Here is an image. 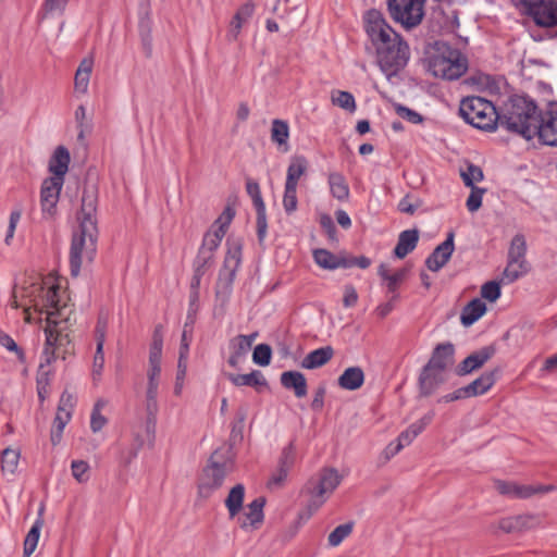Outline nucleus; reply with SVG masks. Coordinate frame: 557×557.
<instances>
[{
  "instance_id": "69168bd1",
  "label": "nucleus",
  "mask_w": 557,
  "mask_h": 557,
  "mask_svg": "<svg viewBox=\"0 0 557 557\" xmlns=\"http://www.w3.org/2000/svg\"><path fill=\"white\" fill-rule=\"evenodd\" d=\"M435 412L430 410L420 420L411 423L407 429L417 437L433 421Z\"/></svg>"
},
{
  "instance_id": "4468645a",
  "label": "nucleus",
  "mask_w": 557,
  "mask_h": 557,
  "mask_svg": "<svg viewBox=\"0 0 557 557\" xmlns=\"http://www.w3.org/2000/svg\"><path fill=\"white\" fill-rule=\"evenodd\" d=\"M496 352L494 345L484 346L481 349L473 351L467 356L455 368V373L458 376H466L472 372L481 369Z\"/></svg>"
},
{
  "instance_id": "de8ad7c7",
  "label": "nucleus",
  "mask_w": 557,
  "mask_h": 557,
  "mask_svg": "<svg viewBox=\"0 0 557 557\" xmlns=\"http://www.w3.org/2000/svg\"><path fill=\"white\" fill-rule=\"evenodd\" d=\"M354 529V522L349 521L344 524L337 525L327 537L330 546H338L351 532Z\"/></svg>"
},
{
  "instance_id": "6ab92c4d",
  "label": "nucleus",
  "mask_w": 557,
  "mask_h": 557,
  "mask_svg": "<svg viewBox=\"0 0 557 557\" xmlns=\"http://www.w3.org/2000/svg\"><path fill=\"white\" fill-rule=\"evenodd\" d=\"M534 521V516L531 515H518L512 517L502 518L497 525L491 524L490 531L496 534V530L498 529L504 533H521L525 530L532 528V522Z\"/></svg>"
},
{
  "instance_id": "603ef678",
  "label": "nucleus",
  "mask_w": 557,
  "mask_h": 557,
  "mask_svg": "<svg viewBox=\"0 0 557 557\" xmlns=\"http://www.w3.org/2000/svg\"><path fill=\"white\" fill-rule=\"evenodd\" d=\"M502 295L500 282L487 281L481 287V296L490 302H495Z\"/></svg>"
},
{
  "instance_id": "a211bd4d",
  "label": "nucleus",
  "mask_w": 557,
  "mask_h": 557,
  "mask_svg": "<svg viewBox=\"0 0 557 557\" xmlns=\"http://www.w3.org/2000/svg\"><path fill=\"white\" fill-rule=\"evenodd\" d=\"M455 362V346L450 342L437 344L432 354L431 358L424 364L426 369L432 368L434 370L445 371L449 366Z\"/></svg>"
},
{
  "instance_id": "9b49d317",
  "label": "nucleus",
  "mask_w": 557,
  "mask_h": 557,
  "mask_svg": "<svg viewBox=\"0 0 557 557\" xmlns=\"http://www.w3.org/2000/svg\"><path fill=\"white\" fill-rule=\"evenodd\" d=\"M246 191L250 196L253 207L256 209V223H257V238L260 246L263 245L267 236L268 222H267V210L263 201L259 183L248 178L246 182Z\"/></svg>"
},
{
  "instance_id": "37998d69",
  "label": "nucleus",
  "mask_w": 557,
  "mask_h": 557,
  "mask_svg": "<svg viewBox=\"0 0 557 557\" xmlns=\"http://www.w3.org/2000/svg\"><path fill=\"white\" fill-rule=\"evenodd\" d=\"M557 487L553 484H537V485H515L513 497L518 499L530 498L535 494H545L555 491Z\"/></svg>"
},
{
  "instance_id": "b1692460",
  "label": "nucleus",
  "mask_w": 557,
  "mask_h": 557,
  "mask_svg": "<svg viewBox=\"0 0 557 557\" xmlns=\"http://www.w3.org/2000/svg\"><path fill=\"white\" fill-rule=\"evenodd\" d=\"M138 34L145 57L149 59L152 55V20L148 4L139 12Z\"/></svg>"
},
{
  "instance_id": "9d476101",
  "label": "nucleus",
  "mask_w": 557,
  "mask_h": 557,
  "mask_svg": "<svg viewBox=\"0 0 557 557\" xmlns=\"http://www.w3.org/2000/svg\"><path fill=\"white\" fill-rule=\"evenodd\" d=\"M522 12L545 29H557V0H520Z\"/></svg>"
},
{
  "instance_id": "a878e982",
  "label": "nucleus",
  "mask_w": 557,
  "mask_h": 557,
  "mask_svg": "<svg viewBox=\"0 0 557 557\" xmlns=\"http://www.w3.org/2000/svg\"><path fill=\"white\" fill-rule=\"evenodd\" d=\"M420 232L418 228L405 230L398 236V242L393 249L396 259H404L412 252L419 242Z\"/></svg>"
},
{
  "instance_id": "052dcab7",
  "label": "nucleus",
  "mask_w": 557,
  "mask_h": 557,
  "mask_svg": "<svg viewBox=\"0 0 557 557\" xmlns=\"http://www.w3.org/2000/svg\"><path fill=\"white\" fill-rule=\"evenodd\" d=\"M297 188L285 186L283 196V207L287 214H292L297 209Z\"/></svg>"
},
{
  "instance_id": "a18cd8bd",
  "label": "nucleus",
  "mask_w": 557,
  "mask_h": 557,
  "mask_svg": "<svg viewBox=\"0 0 557 557\" xmlns=\"http://www.w3.org/2000/svg\"><path fill=\"white\" fill-rule=\"evenodd\" d=\"M296 445L295 441H290L288 445H286L281 453V456L277 461V467L281 469L288 471L294 467L296 461Z\"/></svg>"
},
{
  "instance_id": "c756f323",
  "label": "nucleus",
  "mask_w": 557,
  "mask_h": 557,
  "mask_svg": "<svg viewBox=\"0 0 557 557\" xmlns=\"http://www.w3.org/2000/svg\"><path fill=\"white\" fill-rule=\"evenodd\" d=\"M364 383V372L358 367H349L338 376L337 384L346 391H357Z\"/></svg>"
},
{
  "instance_id": "ddd939ff",
  "label": "nucleus",
  "mask_w": 557,
  "mask_h": 557,
  "mask_svg": "<svg viewBox=\"0 0 557 557\" xmlns=\"http://www.w3.org/2000/svg\"><path fill=\"white\" fill-rule=\"evenodd\" d=\"M63 184L64 180H55L54 176L44 180L40 190V203L44 214L53 216L57 213V205Z\"/></svg>"
},
{
  "instance_id": "e2e57ef3",
  "label": "nucleus",
  "mask_w": 557,
  "mask_h": 557,
  "mask_svg": "<svg viewBox=\"0 0 557 557\" xmlns=\"http://www.w3.org/2000/svg\"><path fill=\"white\" fill-rule=\"evenodd\" d=\"M471 191L467 199L466 206L470 212H475L482 207V197L486 191L485 188L481 187H470Z\"/></svg>"
},
{
  "instance_id": "4c0bfd02",
  "label": "nucleus",
  "mask_w": 557,
  "mask_h": 557,
  "mask_svg": "<svg viewBox=\"0 0 557 557\" xmlns=\"http://www.w3.org/2000/svg\"><path fill=\"white\" fill-rule=\"evenodd\" d=\"M289 125L286 121L274 119L271 127V140L276 144L283 151L288 150Z\"/></svg>"
},
{
  "instance_id": "f704fd0d",
  "label": "nucleus",
  "mask_w": 557,
  "mask_h": 557,
  "mask_svg": "<svg viewBox=\"0 0 557 557\" xmlns=\"http://www.w3.org/2000/svg\"><path fill=\"white\" fill-rule=\"evenodd\" d=\"M71 410H64L62 406H58V410L50 433V441L52 446H57L60 444L62 440L63 430L71 420Z\"/></svg>"
},
{
  "instance_id": "13d9d810",
  "label": "nucleus",
  "mask_w": 557,
  "mask_h": 557,
  "mask_svg": "<svg viewBox=\"0 0 557 557\" xmlns=\"http://www.w3.org/2000/svg\"><path fill=\"white\" fill-rule=\"evenodd\" d=\"M0 345L5 347L9 351L15 352L17 359L21 362H25L26 357H25V352H24L23 348H21L15 343V341L8 333L2 331L1 329H0Z\"/></svg>"
},
{
  "instance_id": "09e8293b",
  "label": "nucleus",
  "mask_w": 557,
  "mask_h": 557,
  "mask_svg": "<svg viewBox=\"0 0 557 557\" xmlns=\"http://www.w3.org/2000/svg\"><path fill=\"white\" fill-rule=\"evenodd\" d=\"M332 102L349 112H354L357 108L355 97L349 91L336 90L332 94Z\"/></svg>"
},
{
  "instance_id": "393cba45",
  "label": "nucleus",
  "mask_w": 557,
  "mask_h": 557,
  "mask_svg": "<svg viewBox=\"0 0 557 557\" xmlns=\"http://www.w3.org/2000/svg\"><path fill=\"white\" fill-rule=\"evenodd\" d=\"M226 377L234 386H250L258 393H261L262 388L269 387L268 381L259 370H252L246 374L227 373Z\"/></svg>"
},
{
  "instance_id": "aec40b11",
  "label": "nucleus",
  "mask_w": 557,
  "mask_h": 557,
  "mask_svg": "<svg viewBox=\"0 0 557 557\" xmlns=\"http://www.w3.org/2000/svg\"><path fill=\"white\" fill-rule=\"evenodd\" d=\"M265 504H267V499L264 496H259V497L255 498L248 505L249 511L245 512L246 519L243 520L242 518H238L237 521H238L239 528L243 530H247L249 527L252 530L259 529L260 525L264 521L263 508H264Z\"/></svg>"
},
{
  "instance_id": "864d4df0",
  "label": "nucleus",
  "mask_w": 557,
  "mask_h": 557,
  "mask_svg": "<svg viewBox=\"0 0 557 557\" xmlns=\"http://www.w3.org/2000/svg\"><path fill=\"white\" fill-rule=\"evenodd\" d=\"M214 257L210 256L205 250H198V253L193 262L194 272L205 275L207 270L213 264Z\"/></svg>"
},
{
  "instance_id": "c03bdc74",
  "label": "nucleus",
  "mask_w": 557,
  "mask_h": 557,
  "mask_svg": "<svg viewBox=\"0 0 557 557\" xmlns=\"http://www.w3.org/2000/svg\"><path fill=\"white\" fill-rule=\"evenodd\" d=\"M338 258V253L335 255L332 251L318 248L313 250V260L314 262L322 269L325 270H335L336 261Z\"/></svg>"
},
{
  "instance_id": "f257e3e1",
  "label": "nucleus",
  "mask_w": 557,
  "mask_h": 557,
  "mask_svg": "<svg viewBox=\"0 0 557 557\" xmlns=\"http://www.w3.org/2000/svg\"><path fill=\"white\" fill-rule=\"evenodd\" d=\"M99 197V177L97 172L89 168L86 172L81 209L76 214L78 228L73 233L70 248V272L77 277L81 272L83 256L92 262L97 255L99 237L97 208Z\"/></svg>"
},
{
  "instance_id": "58836bf2",
  "label": "nucleus",
  "mask_w": 557,
  "mask_h": 557,
  "mask_svg": "<svg viewBox=\"0 0 557 557\" xmlns=\"http://www.w3.org/2000/svg\"><path fill=\"white\" fill-rule=\"evenodd\" d=\"M527 252V243L525 238L522 234H517L513 236L509 250H508V261L509 264L519 263V267L522 268L524 261V256Z\"/></svg>"
},
{
  "instance_id": "0eeeda50",
  "label": "nucleus",
  "mask_w": 557,
  "mask_h": 557,
  "mask_svg": "<svg viewBox=\"0 0 557 557\" xmlns=\"http://www.w3.org/2000/svg\"><path fill=\"white\" fill-rule=\"evenodd\" d=\"M55 314L57 312L47 311V327L45 329L46 343L42 351L47 363H52L58 357L65 360L66 355L72 354L74 348L69 334H63L55 329L58 322L52 319Z\"/></svg>"
},
{
  "instance_id": "a19ab883",
  "label": "nucleus",
  "mask_w": 557,
  "mask_h": 557,
  "mask_svg": "<svg viewBox=\"0 0 557 557\" xmlns=\"http://www.w3.org/2000/svg\"><path fill=\"white\" fill-rule=\"evenodd\" d=\"M144 446V438L136 434L133 443L124 448H121L117 456L119 465L123 468H127L132 461L137 457L139 450Z\"/></svg>"
},
{
  "instance_id": "c9c22d12",
  "label": "nucleus",
  "mask_w": 557,
  "mask_h": 557,
  "mask_svg": "<svg viewBox=\"0 0 557 557\" xmlns=\"http://www.w3.org/2000/svg\"><path fill=\"white\" fill-rule=\"evenodd\" d=\"M384 27H387L389 30H392V27L387 24L381 11L376 9H370L366 12L364 29L370 39L374 37L379 29Z\"/></svg>"
},
{
  "instance_id": "20e7f679",
  "label": "nucleus",
  "mask_w": 557,
  "mask_h": 557,
  "mask_svg": "<svg viewBox=\"0 0 557 557\" xmlns=\"http://www.w3.org/2000/svg\"><path fill=\"white\" fill-rule=\"evenodd\" d=\"M235 467L234 454L231 448H216L208 458L197 479V494L199 498L208 499L220 490L225 478Z\"/></svg>"
},
{
  "instance_id": "ea45409f",
  "label": "nucleus",
  "mask_w": 557,
  "mask_h": 557,
  "mask_svg": "<svg viewBox=\"0 0 557 557\" xmlns=\"http://www.w3.org/2000/svg\"><path fill=\"white\" fill-rule=\"evenodd\" d=\"M330 190L334 198L345 201L349 197V186L342 173L334 172L329 175Z\"/></svg>"
},
{
  "instance_id": "39448f33",
  "label": "nucleus",
  "mask_w": 557,
  "mask_h": 557,
  "mask_svg": "<svg viewBox=\"0 0 557 557\" xmlns=\"http://www.w3.org/2000/svg\"><path fill=\"white\" fill-rule=\"evenodd\" d=\"M459 115L466 123L485 132H494L499 125L498 108L492 101L480 96L462 98Z\"/></svg>"
},
{
  "instance_id": "423d86ee",
  "label": "nucleus",
  "mask_w": 557,
  "mask_h": 557,
  "mask_svg": "<svg viewBox=\"0 0 557 557\" xmlns=\"http://www.w3.org/2000/svg\"><path fill=\"white\" fill-rule=\"evenodd\" d=\"M243 246L242 238L227 237L226 239L227 250L215 284V298L222 306L230 300L236 272L242 263Z\"/></svg>"
},
{
  "instance_id": "cd10ccee",
  "label": "nucleus",
  "mask_w": 557,
  "mask_h": 557,
  "mask_svg": "<svg viewBox=\"0 0 557 557\" xmlns=\"http://www.w3.org/2000/svg\"><path fill=\"white\" fill-rule=\"evenodd\" d=\"M487 310L486 304L480 298L471 299L462 309L460 322L465 327H469L481 319Z\"/></svg>"
},
{
  "instance_id": "49530a36",
  "label": "nucleus",
  "mask_w": 557,
  "mask_h": 557,
  "mask_svg": "<svg viewBox=\"0 0 557 557\" xmlns=\"http://www.w3.org/2000/svg\"><path fill=\"white\" fill-rule=\"evenodd\" d=\"M20 459V451L5 448L1 453V469L10 474L15 473Z\"/></svg>"
},
{
  "instance_id": "5701e85b",
  "label": "nucleus",
  "mask_w": 557,
  "mask_h": 557,
  "mask_svg": "<svg viewBox=\"0 0 557 557\" xmlns=\"http://www.w3.org/2000/svg\"><path fill=\"white\" fill-rule=\"evenodd\" d=\"M70 162L71 154L69 149L65 146H58L49 160L48 171L55 180H64Z\"/></svg>"
},
{
  "instance_id": "5fc2aeb1",
  "label": "nucleus",
  "mask_w": 557,
  "mask_h": 557,
  "mask_svg": "<svg viewBox=\"0 0 557 557\" xmlns=\"http://www.w3.org/2000/svg\"><path fill=\"white\" fill-rule=\"evenodd\" d=\"M396 32L392 28L389 30L387 27L379 29V32L371 38L372 44L377 48L382 46H388L396 41Z\"/></svg>"
},
{
  "instance_id": "4be33fe9",
  "label": "nucleus",
  "mask_w": 557,
  "mask_h": 557,
  "mask_svg": "<svg viewBox=\"0 0 557 557\" xmlns=\"http://www.w3.org/2000/svg\"><path fill=\"white\" fill-rule=\"evenodd\" d=\"M503 369L495 367L490 371L483 372L479 377L467 385L471 397H476L488 392L496 381L500 377Z\"/></svg>"
},
{
  "instance_id": "3c124183",
  "label": "nucleus",
  "mask_w": 557,
  "mask_h": 557,
  "mask_svg": "<svg viewBox=\"0 0 557 557\" xmlns=\"http://www.w3.org/2000/svg\"><path fill=\"white\" fill-rule=\"evenodd\" d=\"M461 178L467 187H476L475 182L484 178L482 169L473 163H468L467 170L461 172Z\"/></svg>"
},
{
  "instance_id": "6e6552de",
  "label": "nucleus",
  "mask_w": 557,
  "mask_h": 557,
  "mask_svg": "<svg viewBox=\"0 0 557 557\" xmlns=\"http://www.w3.org/2000/svg\"><path fill=\"white\" fill-rule=\"evenodd\" d=\"M426 0H387V11L391 17L410 30L420 25L424 18Z\"/></svg>"
},
{
  "instance_id": "473e14b6",
  "label": "nucleus",
  "mask_w": 557,
  "mask_h": 557,
  "mask_svg": "<svg viewBox=\"0 0 557 557\" xmlns=\"http://www.w3.org/2000/svg\"><path fill=\"white\" fill-rule=\"evenodd\" d=\"M44 512V506L39 508L38 511V518L29 529L28 533L26 534V537L24 540V557H29L36 549L39 536H40V530L44 525V519L41 518V515Z\"/></svg>"
},
{
  "instance_id": "e433bc0d",
  "label": "nucleus",
  "mask_w": 557,
  "mask_h": 557,
  "mask_svg": "<svg viewBox=\"0 0 557 557\" xmlns=\"http://www.w3.org/2000/svg\"><path fill=\"white\" fill-rule=\"evenodd\" d=\"M247 418V411L244 408H239L236 411L235 420L232 422L231 434L228 437V446L226 448H231V454H233V447L244 440V428L245 421Z\"/></svg>"
},
{
  "instance_id": "680f3d73",
  "label": "nucleus",
  "mask_w": 557,
  "mask_h": 557,
  "mask_svg": "<svg viewBox=\"0 0 557 557\" xmlns=\"http://www.w3.org/2000/svg\"><path fill=\"white\" fill-rule=\"evenodd\" d=\"M319 223H320L321 228L327 235V238L331 242L337 243L338 242L337 228L335 226V223H334L332 216L327 213H323L320 215Z\"/></svg>"
},
{
  "instance_id": "f8f14e48",
  "label": "nucleus",
  "mask_w": 557,
  "mask_h": 557,
  "mask_svg": "<svg viewBox=\"0 0 557 557\" xmlns=\"http://www.w3.org/2000/svg\"><path fill=\"white\" fill-rule=\"evenodd\" d=\"M342 476L335 468L322 469L318 480H309L302 488L310 496H323L332 493L341 483Z\"/></svg>"
},
{
  "instance_id": "dca6fc26",
  "label": "nucleus",
  "mask_w": 557,
  "mask_h": 557,
  "mask_svg": "<svg viewBox=\"0 0 557 557\" xmlns=\"http://www.w3.org/2000/svg\"><path fill=\"white\" fill-rule=\"evenodd\" d=\"M546 114L548 117L544 119L542 115L537 126H535V137L543 145L557 147V104L555 107L552 104Z\"/></svg>"
},
{
  "instance_id": "79ce46f5",
  "label": "nucleus",
  "mask_w": 557,
  "mask_h": 557,
  "mask_svg": "<svg viewBox=\"0 0 557 557\" xmlns=\"http://www.w3.org/2000/svg\"><path fill=\"white\" fill-rule=\"evenodd\" d=\"M163 349V326L158 324L153 329L149 348V364H161Z\"/></svg>"
},
{
  "instance_id": "72a5a7b5",
  "label": "nucleus",
  "mask_w": 557,
  "mask_h": 557,
  "mask_svg": "<svg viewBox=\"0 0 557 557\" xmlns=\"http://www.w3.org/2000/svg\"><path fill=\"white\" fill-rule=\"evenodd\" d=\"M308 161L304 156H295L287 169L285 186L297 188L299 178L306 173Z\"/></svg>"
},
{
  "instance_id": "f03ea898",
  "label": "nucleus",
  "mask_w": 557,
  "mask_h": 557,
  "mask_svg": "<svg viewBox=\"0 0 557 557\" xmlns=\"http://www.w3.org/2000/svg\"><path fill=\"white\" fill-rule=\"evenodd\" d=\"M499 125L508 132L519 135L525 140L535 137V126L540 122L542 111L536 102L527 95H511L498 109Z\"/></svg>"
},
{
  "instance_id": "7c9ffc66",
  "label": "nucleus",
  "mask_w": 557,
  "mask_h": 557,
  "mask_svg": "<svg viewBox=\"0 0 557 557\" xmlns=\"http://www.w3.org/2000/svg\"><path fill=\"white\" fill-rule=\"evenodd\" d=\"M409 272V267L398 269L395 273L389 274L385 263H381L377 268L379 276L386 282L388 294H398V286L404 282Z\"/></svg>"
},
{
  "instance_id": "bf43d9fd",
  "label": "nucleus",
  "mask_w": 557,
  "mask_h": 557,
  "mask_svg": "<svg viewBox=\"0 0 557 557\" xmlns=\"http://www.w3.org/2000/svg\"><path fill=\"white\" fill-rule=\"evenodd\" d=\"M235 214H236L235 209L232 208L230 205H227L225 207L226 222H223L222 224H218L215 227L211 226L208 231H211L212 235L218 236L219 240L222 242Z\"/></svg>"
},
{
  "instance_id": "6e6d98bb",
  "label": "nucleus",
  "mask_w": 557,
  "mask_h": 557,
  "mask_svg": "<svg viewBox=\"0 0 557 557\" xmlns=\"http://www.w3.org/2000/svg\"><path fill=\"white\" fill-rule=\"evenodd\" d=\"M395 112L404 120L412 123V124H421L424 121V117L419 112L404 106L400 103L394 104Z\"/></svg>"
},
{
  "instance_id": "412c9836",
  "label": "nucleus",
  "mask_w": 557,
  "mask_h": 557,
  "mask_svg": "<svg viewBox=\"0 0 557 557\" xmlns=\"http://www.w3.org/2000/svg\"><path fill=\"white\" fill-rule=\"evenodd\" d=\"M281 385L293 391L296 398H304L308 394V383L305 374L300 371H284L280 376Z\"/></svg>"
},
{
  "instance_id": "bb28decb",
  "label": "nucleus",
  "mask_w": 557,
  "mask_h": 557,
  "mask_svg": "<svg viewBox=\"0 0 557 557\" xmlns=\"http://www.w3.org/2000/svg\"><path fill=\"white\" fill-rule=\"evenodd\" d=\"M334 349L327 345L310 351L300 362V367L307 370H314L325 366L334 357Z\"/></svg>"
},
{
  "instance_id": "0e129e2a",
  "label": "nucleus",
  "mask_w": 557,
  "mask_h": 557,
  "mask_svg": "<svg viewBox=\"0 0 557 557\" xmlns=\"http://www.w3.org/2000/svg\"><path fill=\"white\" fill-rule=\"evenodd\" d=\"M193 331L194 326L186 327V323L184 324L178 351V357H181V359H188L189 343L191 342Z\"/></svg>"
},
{
  "instance_id": "4d7b16f0",
  "label": "nucleus",
  "mask_w": 557,
  "mask_h": 557,
  "mask_svg": "<svg viewBox=\"0 0 557 557\" xmlns=\"http://www.w3.org/2000/svg\"><path fill=\"white\" fill-rule=\"evenodd\" d=\"M70 0H44L41 11L45 15H63Z\"/></svg>"
},
{
  "instance_id": "774afa93",
  "label": "nucleus",
  "mask_w": 557,
  "mask_h": 557,
  "mask_svg": "<svg viewBox=\"0 0 557 557\" xmlns=\"http://www.w3.org/2000/svg\"><path fill=\"white\" fill-rule=\"evenodd\" d=\"M220 244L221 242L219 240V237L212 235L211 231H207L199 250H205L206 252H209L210 256L214 257V252L219 248Z\"/></svg>"
},
{
  "instance_id": "338daca9",
  "label": "nucleus",
  "mask_w": 557,
  "mask_h": 557,
  "mask_svg": "<svg viewBox=\"0 0 557 557\" xmlns=\"http://www.w3.org/2000/svg\"><path fill=\"white\" fill-rule=\"evenodd\" d=\"M325 394H326V386L324 383H321L314 389L313 399L310 404V408L313 412H321L323 410Z\"/></svg>"
},
{
  "instance_id": "f3484780",
  "label": "nucleus",
  "mask_w": 557,
  "mask_h": 557,
  "mask_svg": "<svg viewBox=\"0 0 557 557\" xmlns=\"http://www.w3.org/2000/svg\"><path fill=\"white\" fill-rule=\"evenodd\" d=\"M443 373L444 371L442 370L426 369V367L423 366L418 377L419 396L429 397L433 395L435 391L445 383Z\"/></svg>"
},
{
  "instance_id": "2eb2a0df",
  "label": "nucleus",
  "mask_w": 557,
  "mask_h": 557,
  "mask_svg": "<svg viewBox=\"0 0 557 557\" xmlns=\"http://www.w3.org/2000/svg\"><path fill=\"white\" fill-rule=\"evenodd\" d=\"M455 233L450 231L445 240L437 245L425 259L426 268L432 272L440 271L451 258L455 250Z\"/></svg>"
},
{
  "instance_id": "2f4dec72",
  "label": "nucleus",
  "mask_w": 557,
  "mask_h": 557,
  "mask_svg": "<svg viewBox=\"0 0 557 557\" xmlns=\"http://www.w3.org/2000/svg\"><path fill=\"white\" fill-rule=\"evenodd\" d=\"M255 11V4L252 2H246L234 14L231 24H230V30H228V37L231 39H236L237 36L240 33L243 24L248 21Z\"/></svg>"
},
{
  "instance_id": "7ed1b4c3",
  "label": "nucleus",
  "mask_w": 557,
  "mask_h": 557,
  "mask_svg": "<svg viewBox=\"0 0 557 557\" xmlns=\"http://www.w3.org/2000/svg\"><path fill=\"white\" fill-rule=\"evenodd\" d=\"M424 53L423 62L434 77L455 81L468 71L467 57L443 40L429 44Z\"/></svg>"
},
{
  "instance_id": "c85d7f7f",
  "label": "nucleus",
  "mask_w": 557,
  "mask_h": 557,
  "mask_svg": "<svg viewBox=\"0 0 557 557\" xmlns=\"http://www.w3.org/2000/svg\"><path fill=\"white\" fill-rule=\"evenodd\" d=\"M246 488L242 483H237L230 491L224 500V505L228 512V518L234 519L237 517L244 507Z\"/></svg>"
},
{
  "instance_id": "1a4fd4ad",
  "label": "nucleus",
  "mask_w": 557,
  "mask_h": 557,
  "mask_svg": "<svg viewBox=\"0 0 557 557\" xmlns=\"http://www.w3.org/2000/svg\"><path fill=\"white\" fill-rule=\"evenodd\" d=\"M398 41L388 46H382L376 50L377 63L381 70L389 75L397 74L403 70L409 59V47L399 34H396Z\"/></svg>"
},
{
  "instance_id": "8fccbe9b",
  "label": "nucleus",
  "mask_w": 557,
  "mask_h": 557,
  "mask_svg": "<svg viewBox=\"0 0 557 557\" xmlns=\"http://www.w3.org/2000/svg\"><path fill=\"white\" fill-rule=\"evenodd\" d=\"M272 359V347L269 344H258L253 348L252 361L260 367H268Z\"/></svg>"
}]
</instances>
